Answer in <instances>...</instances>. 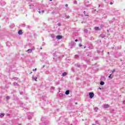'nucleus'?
<instances>
[{
  "instance_id": "f257e3e1",
  "label": "nucleus",
  "mask_w": 125,
  "mask_h": 125,
  "mask_svg": "<svg viewBox=\"0 0 125 125\" xmlns=\"http://www.w3.org/2000/svg\"><path fill=\"white\" fill-rule=\"evenodd\" d=\"M94 97V93H91V92L89 93V98H90L91 99L93 98Z\"/></svg>"
},
{
  "instance_id": "f03ea898",
  "label": "nucleus",
  "mask_w": 125,
  "mask_h": 125,
  "mask_svg": "<svg viewBox=\"0 0 125 125\" xmlns=\"http://www.w3.org/2000/svg\"><path fill=\"white\" fill-rule=\"evenodd\" d=\"M56 38L57 39V40H61V39H62V36L58 35L57 36Z\"/></svg>"
},
{
  "instance_id": "7ed1b4c3",
  "label": "nucleus",
  "mask_w": 125,
  "mask_h": 125,
  "mask_svg": "<svg viewBox=\"0 0 125 125\" xmlns=\"http://www.w3.org/2000/svg\"><path fill=\"white\" fill-rule=\"evenodd\" d=\"M26 52H28V53H32V52H33V49H29L26 51Z\"/></svg>"
},
{
  "instance_id": "20e7f679",
  "label": "nucleus",
  "mask_w": 125,
  "mask_h": 125,
  "mask_svg": "<svg viewBox=\"0 0 125 125\" xmlns=\"http://www.w3.org/2000/svg\"><path fill=\"white\" fill-rule=\"evenodd\" d=\"M94 29L96 30V31H98V30H101V29H100L99 28V27H95L94 28Z\"/></svg>"
},
{
  "instance_id": "39448f33",
  "label": "nucleus",
  "mask_w": 125,
  "mask_h": 125,
  "mask_svg": "<svg viewBox=\"0 0 125 125\" xmlns=\"http://www.w3.org/2000/svg\"><path fill=\"white\" fill-rule=\"evenodd\" d=\"M22 33H23L22 32V30H19V32H18L19 35H22Z\"/></svg>"
},
{
  "instance_id": "423d86ee",
  "label": "nucleus",
  "mask_w": 125,
  "mask_h": 125,
  "mask_svg": "<svg viewBox=\"0 0 125 125\" xmlns=\"http://www.w3.org/2000/svg\"><path fill=\"white\" fill-rule=\"evenodd\" d=\"M112 74L109 75V76H108V78H109L110 79H113V78H114V75H112V77H111Z\"/></svg>"
},
{
  "instance_id": "0eeeda50",
  "label": "nucleus",
  "mask_w": 125,
  "mask_h": 125,
  "mask_svg": "<svg viewBox=\"0 0 125 125\" xmlns=\"http://www.w3.org/2000/svg\"><path fill=\"white\" fill-rule=\"evenodd\" d=\"M69 93H70V91H69V90L66 91L65 94L66 95H68V94H69Z\"/></svg>"
},
{
  "instance_id": "6e6552de",
  "label": "nucleus",
  "mask_w": 125,
  "mask_h": 125,
  "mask_svg": "<svg viewBox=\"0 0 125 125\" xmlns=\"http://www.w3.org/2000/svg\"><path fill=\"white\" fill-rule=\"evenodd\" d=\"M63 77H65V76H67V73L66 72H63L62 73Z\"/></svg>"
},
{
  "instance_id": "1a4fd4ad",
  "label": "nucleus",
  "mask_w": 125,
  "mask_h": 125,
  "mask_svg": "<svg viewBox=\"0 0 125 125\" xmlns=\"http://www.w3.org/2000/svg\"><path fill=\"white\" fill-rule=\"evenodd\" d=\"M104 82L101 81L100 84H101V85H104Z\"/></svg>"
},
{
  "instance_id": "9d476101",
  "label": "nucleus",
  "mask_w": 125,
  "mask_h": 125,
  "mask_svg": "<svg viewBox=\"0 0 125 125\" xmlns=\"http://www.w3.org/2000/svg\"><path fill=\"white\" fill-rule=\"evenodd\" d=\"M0 117H1V118H2V117H4V113H1L0 115Z\"/></svg>"
},
{
  "instance_id": "9b49d317",
  "label": "nucleus",
  "mask_w": 125,
  "mask_h": 125,
  "mask_svg": "<svg viewBox=\"0 0 125 125\" xmlns=\"http://www.w3.org/2000/svg\"><path fill=\"white\" fill-rule=\"evenodd\" d=\"M104 108H108L109 105L108 104H105L104 105Z\"/></svg>"
},
{
  "instance_id": "f8f14e48",
  "label": "nucleus",
  "mask_w": 125,
  "mask_h": 125,
  "mask_svg": "<svg viewBox=\"0 0 125 125\" xmlns=\"http://www.w3.org/2000/svg\"><path fill=\"white\" fill-rule=\"evenodd\" d=\"M85 16H88V14H86L85 11L83 12Z\"/></svg>"
},
{
  "instance_id": "ddd939ff",
  "label": "nucleus",
  "mask_w": 125,
  "mask_h": 125,
  "mask_svg": "<svg viewBox=\"0 0 125 125\" xmlns=\"http://www.w3.org/2000/svg\"><path fill=\"white\" fill-rule=\"evenodd\" d=\"M10 98L9 97H6V100H9Z\"/></svg>"
},
{
  "instance_id": "4468645a",
  "label": "nucleus",
  "mask_w": 125,
  "mask_h": 125,
  "mask_svg": "<svg viewBox=\"0 0 125 125\" xmlns=\"http://www.w3.org/2000/svg\"><path fill=\"white\" fill-rule=\"evenodd\" d=\"M115 69H113L112 71V74H113V73H114V72H115Z\"/></svg>"
},
{
  "instance_id": "2eb2a0df",
  "label": "nucleus",
  "mask_w": 125,
  "mask_h": 125,
  "mask_svg": "<svg viewBox=\"0 0 125 125\" xmlns=\"http://www.w3.org/2000/svg\"><path fill=\"white\" fill-rule=\"evenodd\" d=\"M37 79H38V78H37V77L35 78V82H38V81L37 80Z\"/></svg>"
},
{
  "instance_id": "dca6fc26",
  "label": "nucleus",
  "mask_w": 125,
  "mask_h": 125,
  "mask_svg": "<svg viewBox=\"0 0 125 125\" xmlns=\"http://www.w3.org/2000/svg\"><path fill=\"white\" fill-rule=\"evenodd\" d=\"M79 46H83V45L82 44H79Z\"/></svg>"
},
{
  "instance_id": "f3484780",
  "label": "nucleus",
  "mask_w": 125,
  "mask_h": 125,
  "mask_svg": "<svg viewBox=\"0 0 125 125\" xmlns=\"http://www.w3.org/2000/svg\"><path fill=\"white\" fill-rule=\"evenodd\" d=\"M33 71H37V68H35V69H33Z\"/></svg>"
},
{
  "instance_id": "a211bd4d",
  "label": "nucleus",
  "mask_w": 125,
  "mask_h": 125,
  "mask_svg": "<svg viewBox=\"0 0 125 125\" xmlns=\"http://www.w3.org/2000/svg\"><path fill=\"white\" fill-rule=\"evenodd\" d=\"M65 6H66V7H68V4H65Z\"/></svg>"
},
{
  "instance_id": "6ab92c4d",
  "label": "nucleus",
  "mask_w": 125,
  "mask_h": 125,
  "mask_svg": "<svg viewBox=\"0 0 125 125\" xmlns=\"http://www.w3.org/2000/svg\"><path fill=\"white\" fill-rule=\"evenodd\" d=\"M110 4H111V5L113 4V2H111L110 3Z\"/></svg>"
},
{
  "instance_id": "aec40b11",
  "label": "nucleus",
  "mask_w": 125,
  "mask_h": 125,
  "mask_svg": "<svg viewBox=\"0 0 125 125\" xmlns=\"http://www.w3.org/2000/svg\"><path fill=\"white\" fill-rule=\"evenodd\" d=\"M42 12H44V10H42Z\"/></svg>"
},
{
  "instance_id": "412c9836",
  "label": "nucleus",
  "mask_w": 125,
  "mask_h": 125,
  "mask_svg": "<svg viewBox=\"0 0 125 125\" xmlns=\"http://www.w3.org/2000/svg\"><path fill=\"white\" fill-rule=\"evenodd\" d=\"M75 3H77V1L76 0L75 1Z\"/></svg>"
},
{
  "instance_id": "4be33fe9",
  "label": "nucleus",
  "mask_w": 125,
  "mask_h": 125,
  "mask_svg": "<svg viewBox=\"0 0 125 125\" xmlns=\"http://www.w3.org/2000/svg\"><path fill=\"white\" fill-rule=\"evenodd\" d=\"M75 42H78V40L76 39Z\"/></svg>"
},
{
  "instance_id": "5701e85b",
  "label": "nucleus",
  "mask_w": 125,
  "mask_h": 125,
  "mask_svg": "<svg viewBox=\"0 0 125 125\" xmlns=\"http://www.w3.org/2000/svg\"><path fill=\"white\" fill-rule=\"evenodd\" d=\"M39 13L41 14V11H39Z\"/></svg>"
},
{
  "instance_id": "b1692460",
  "label": "nucleus",
  "mask_w": 125,
  "mask_h": 125,
  "mask_svg": "<svg viewBox=\"0 0 125 125\" xmlns=\"http://www.w3.org/2000/svg\"><path fill=\"white\" fill-rule=\"evenodd\" d=\"M50 1H52V0H50Z\"/></svg>"
},
{
  "instance_id": "393cba45",
  "label": "nucleus",
  "mask_w": 125,
  "mask_h": 125,
  "mask_svg": "<svg viewBox=\"0 0 125 125\" xmlns=\"http://www.w3.org/2000/svg\"><path fill=\"white\" fill-rule=\"evenodd\" d=\"M41 49H42V48H41Z\"/></svg>"
},
{
  "instance_id": "a878e982",
  "label": "nucleus",
  "mask_w": 125,
  "mask_h": 125,
  "mask_svg": "<svg viewBox=\"0 0 125 125\" xmlns=\"http://www.w3.org/2000/svg\"><path fill=\"white\" fill-rule=\"evenodd\" d=\"M99 89H101V88L100 87Z\"/></svg>"
},
{
  "instance_id": "bb28decb",
  "label": "nucleus",
  "mask_w": 125,
  "mask_h": 125,
  "mask_svg": "<svg viewBox=\"0 0 125 125\" xmlns=\"http://www.w3.org/2000/svg\"><path fill=\"white\" fill-rule=\"evenodd\" d=\"M30 74H32V72H31Z\"/></svg>"
},
{
  "instance_id": "cd10ccee",
  "label": "nucleus",
  "mask_w": 125,
  "mask_h": 125,
  "mask_svg": "<svg viewBox=\"0 0 125 125\" xmlns=\"http://www.w3.org/2000/svg\"><path fill=\"white\" fill-rule=\"evenodd\" d=\"M107 53L109 54V52H108Z\"/></svg>"
}]
</instances>
